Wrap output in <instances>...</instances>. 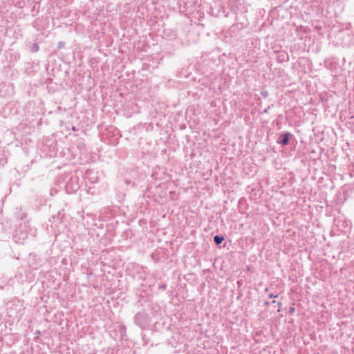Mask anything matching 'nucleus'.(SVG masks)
Returning a JSON list of instances; mask_svg holds the SVG:
<instances>
[{"mask_svg": "<svg viewBox=\"0 0 354 354\" xmlns=\"http://www.w3.org/2000/svg\"><path fill=\"white\" fill-rule=\"evenodd\" d=\"M269 298H277L278 297V295H274L273 293H270L268 295Z\"/></svg>", "mask_w": 354, "mask_h": 354, "instance_id": "nucleus-6", "label": "nucleus"}, {"mask_svg": "<svg viewBox=\"0 0 354 354\" xmlns=\"http://www.w3.org/2000/svg\"><path fill=\"white\" fill-rule=\"evenodd\" d=\"M275 303H276V301H275V300H274V301H272V304H275Z\"/></svg>", "mask_w": 354, "mask_h": 354, "instance_id": "nucleus-10", "label": "nucleus"}, {"mask_svg": "<svg viewBox=\"0 0 354 354\" xmlns=\"http://www.w3.org/2000/svg\"><path fill=\"white\" fill-rule=\"evenodd\" d=\"M261 95L263 98H267L268 97V91L267 90H262L261 91Z\"/></svg>", "mask_w": 354, "mask_h": 354, "instance_id": "nucleus-3", "label": "nucleus"}, {"mask_svg": "<svg viewBox=\"0 0 354 354\" xmlns=\"http://www.w3.org/2000/svg\"><path fill=\"white\" fill-rule=\"evenodd\" d=\"M277 59L279 62H288L289 57L287 53L281 52L279 53Z\"/></svg>", "mask_w": 354, "mask_h": 354, "instance_id": "nucleus-2", "label": "nucleus"}, {"mask_svg": "<svg viewBox=\"0 0 354 354\" xmlns=\"http://www.w3.org/2000/svg\"><path fill=\"white\" fill-rule=\"evenodd\" d=\"M281 305H282V304H281V302H277V306H278L279 308H280V307L281 306Z\"/></svg>", "mask_w": 354, "mask_h": 354, "instance_id": "nucleus-9", "label": "nucleus"}, {"mask_svg": "<svg viewBox=\"0 0 354 354\" xmlns=\"http://www.w3.org/2000/svg\"><path fill=\"white\" fill-rule=\"evenodd\" d=\"M214 241L217 244H220L221 243V237L217 235L214 237Z\"/></svg>", "mask_w": 354, "mask_h": 354, "instance_id": "nucleus-4", "label": "nucleus"}, {"mask_svg": "<svg viewBox=\"0 0 354 354\" xmlns=\"http://www.w3.org/2000/svg\"><path fill=\"white\" fill-rule=\"evenodd\" d=\"M292 136V134L290 132L285 131L280 133L279 136L277 143L279 144L282 146H286L290 142V137Z\"/></svg>", "mask_w": 354, "mask_h": 354, "instance_id": "nucleus-1", "label": "nucleus"}, {"mask_svg": "<svg viewBox=\"0 0 354 354\" xmlns=\"http://www.w3.org/2000/svg\"><path fill=\"white\" fill-rule=\"evenodd\" d=\"M295 310V308L294 307H290L288 310V313L292 314V313H294Z\"/></svg>", "mask_w": 354, "mask_h": 354, "instance_id": "nucleus-5", "label": "nucleus"}, {"mask_svg": "<svg viewBox=\"0 0 354 354\" xmlns=\"http://www.w3.org/2000/svg\"><path fill=\"white\" fill-rule=\"evenodd\" d=\"M270 304V303L269 301H266L263 304H264L265 306H268Z\"/></svg>", "mask_w": 354, "mask_h": 354, "instance_id": "nucleus-7", "label": "nucleus"}, {"mask_svg": "<svg viewBox=\"0 0 354 354\" xmlns=\"http://www.w3.org/2000/svg\"><path fill=\"white\" fill-rule=\"evenodd\" d=\"M270 106H269L267 109H266L263 111V112H264V113H267L268 112V110H269V109H270Z\"/></svg>", "mask_w": 354, "mask_h": 354, "instance_id": "nucleus-8", "label": "nucleus"}]
</instances>
